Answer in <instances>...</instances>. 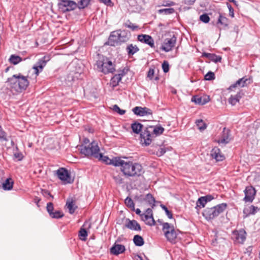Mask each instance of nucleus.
<instances>
[{
    "mask_svg": "<svg viewBox=\"0 0 260 260\" xmlns=\"http://www.w3.org/2000/svg\"><path fill=\"white\" fill-rule=\"evenodd\" d=\"M203 197L205 199V200H206V202L207 203L208 202H210L214 199V197L212 195H207Z\"/></svg>",
    "mask_w": 260,
    "mask_h": 260,
    "instance_id": "62",
    "label": "nucleus"
},
{
    "mask_svg": "<svg viewBox=\"0 0 260 260\" xmlns=\"http://www.w3.org/2000/svg\"><path fill=\"white\" fill-rule=\"evenodd\" d=\"M154 73V71L153 69H149V70L148 72V75H147L148 77L150 79H152L153 78Z\"/></svg>",
    "mask_w": 260,
    "mask_h": 260,
    "instance_id": "61",
    "label": "nucleus"
},
{
    "mask_svg": "<svg viewBox=\"0 0 260 260\" xmlns=\"http://www.w3.org/2000/svg\"><path fill=\"white\" fill-rule=\"evenodd\" d=\"M211 156L217 161H222L224 159V156L221 153L220 150L217 147H214L211 152Z\"/></svg>",
    "mask_w": 260,
    "mask_h": 260,
    "instance_id": "21",
    "label": "nucleus"
},
{
    "mask_svg": "<svg viewBox=\"0 0 260 260\" xmlns=\"http://www.w3.org/2000/svg\"><path fill=\"white\" fill-rule=\"evenodd\" d=\"M79 149L80 153L86 156H93L94 157H101L99 154L100 148L98 145V143L95 141H92L90 144L87 146L80 145Z\"/></svg>",
    "mask_w": 260,
    "mask_h": 260,
    "instance_id": "5",
    "label": "nucleus"
},
{
    "mask_svg": "<svg viewBox=\"0 0 260 260\" xmlns=\"http://www.w3.org/2000/svg\"><path fill=\"white\" fill-rule=\"evenodd\" d=\"M125 250V246L121 244H116L115 243L110 248V252L111 254L118 255L119 254L123 253Z\"/></svg>",
    "mask_w": 260,
    "mask_h": 260,
    "instance_id": "20",
    "label": "nucleus"
},
{
    "mask_svg": "<svg viewBox=\"0 0 260 260\" xmlns=\"http://www.w3.org/2000/svg\"><path fill=\"white\" fill-rule=\"evenodd\" d=\"M241 96L239 94H237L234 96H231L229 99V102L233 106L235 105L237 103L239 102Z\"/></svg>",
    "mask_w": 260,
    "mask_h": 260,
    "instance_id": "38",
    "label": "nucleus"
},
{
    "mask_svg": "<svg viewBox=\"0 0 260 260\" xmlns=\"http://www.w3.org/2000/svg\"><path fill=\"white\" fill-rule=\"evenodd\" d=\"M75 177V173L73 171L66 169V184L72 183Z\"/></svg>",
    "mask_w": 260,
    "mask_h": 260,
    "instance_id": "29",
    "label": "nucleus"
},
{
    "mask_svg": "<svg viewBox=\"0 0 260 260\" xmlns=\"http://www.w3.org/2000/svg\"><path fill=\"white\" fill-rule=\"evenodd\" d=\"M124 203L127 207L131 208L132 210H135V205L131 198L127 197L125 200Z\"/></svg>",
    "mask_w": 260,
    "mask_h": 260,
    "instance_id": "43",
    "label": "nucleus"
},
{
    "mask_svg": "<svg viewBox=\"0 0 260 260\" xmlns=\"http://www.w3.org/2000/svg\"><path fill=\"white\" fill-rule=\"evenodd\" d=\"M231 138H230V133L229 130H225L224 128L223 134L220 138L218 140V142L219 144H226L230 142Z\"/></svg>",
    "mask_w": 260,
    "mask_h": 260,
    "instance_id": "24",
    "label": "nucleus"
},
{
    "mask_svg": "<svg viewBox=\"0 0 260 260\" xmlns=\"http://www.w3.org/2000/svg\"><path fill=\"white\" fill-rule=\"evenodd\" d=\"M176 40V37L174 35L171 38H166L161 46V49L165 52L170 51L175 46Z\"/></svg>",
    "mask_w": 260,
    "mask_h": 260,
    "instance_id": "8",
    "label": "nucleus"
},
{
    "mask_svg": "<svg viewBox=\"0 0 260 260\" xmlns=\"http://www.w3.org/2000/svg\"><path fill=\"white\" fill-rule=\"evenodd\" d=\"M210 101V97L207 95L203 96H194L192 98V101L195 103L203 105L207 103Z\"/></svg>",
    "mask_w": 260,
    "mask_h": 260,
    "instance_id": "22",
    "label": "nucleus"
},
{
    "mask_svg": "<svg viewBox=\"0 0 260 260\" xmlns=\"http://www.w3.org/2000/svg\"><path fill=\"white\" fill-rule=\"evenodd\" d=\"M215 79V74L213 72H209L205 76V79L206 80H212Z\"/></svg>",
    "mask_w": 260,
    "mask_h": 260,
    "instance_id": "53",
    "label": "nucleus"
},
{
    "mask_svg": "<svg viewBox=\"0 0 260 260\" xmlns=\"http://www.w3.org/2000/svg\"><path fill=\"white\" fill-rule=\"evenodd\" d=\"M60 2L58 3V10L62 13H65V0H59Z\"/></svg>",
    "mask_w": 260,
    "mask_h": 260,
    "instance_id": "47",
    "label": "nucleus"
},
{
    "mask_svg": "<svg viewBox=\"0 0 260 260\" xmlns=\"http://www.w3.org/2000/svg\"><path fill=\"white\" fill-rule=\"evenodd\" d=\"M79 236H80V239L83 241H85L86 239V237L87 236V232L85 229L81 228Z\"/></svg>",
    "mask_w": 260,
    "mask_h": 260,
    "instance_id": "46",
    "label": "nucleus"
},
{
    "mask_svg": "<svg viewBox=\"0 0 260 260\" xmlns=\"http://www.w3.org/2000/svg\"><path fill=\"white\" fill-rule=\"evenodd\" d=\"M200 19L204 23H208L210 21V17L207 14H204L200 16Z\"/></svg>",
    "mask_w": 260,
    "mask_h": 260,
    "instance_id": "52",
    "label": "nucleus"
},
{
    "mask_svg": "<svg viewBox=\"0 0 260 260\" xmlns=\"http://www.w3.org/2000/svg\"><path fill=\"white\" fill-rule=\"evenodd\" d=\"M78 7L77 4L74 1L66 0V11L75 10Z\"/></svg>",
    "mask_w": 260,
    "mask_h": 260,
    "instance_id": "34",
    "label": "nucleus"
},
{
    "mask_svg": "<svg viewBox=\"0 0 260 260\" xmlns=\"http://www.w3.org/2000/svg\"><path fill=\"white\" fill-rule=\"evenodd\" d=\"M230 21L229 20L223 16L222 14H220L219 15V17L217 22V24H220L222 26L223 28H226L228 27Z\"/></svg>",
    "mask_w": 260,
    "mask_h": 260,
    "instance_id": "26",
    "label": "nucleus"
},
{
    "mask_svg": "<svg viewBox=\"0 0 260 260\" xmlns=\"http://www.w3.org/2000/svg\"><path fill=\"white\" fill-rule=\"evenodd\" d=\"M90 0H80L78 3V7L80 9H84L89 5Z\"/></svg>",
    "mask_w": 260,
    "mask_h": 260,
    "instance_id": "45",
    "label": "nucleus"
},
{
    "mask_svg": "<svg viewBox=\"0 0 260 260\" xmlns=\"http://www.w3.org/2000/svg\"><path fill=\"white\" fill-rule=\"evenodd\" d=\"M49 216L52 218L58 219L64 216V214L60 211H55L52 212L51 214H49Z\"/></svg>",
    "mask_w": 260,
    "mask_h": 260,
    "instance_id": "41",
    "label": "nucleus"
},
{
    "mask_svg": "<svg viewBox=\"0 0 260 260\" xmlns=\"http://www.w3.org/2000/svg\"><path fill=\"white\" fill-rule=\"evenodd\" d=\"M164 128L161 126H149L145 127V129L141 133V141L145 146L149 145L154 135L158 136L162 134Z\"/></svg>",
    "mask_w": 260,
    "mask_h": 260,
    "instance_id": "1",
    "label": "nucleus"
},
{
    "mask_svg": "<svg viewBox=\"0 0 260 260\" xmlns=\"http://www.w3.org/2000/svg\"><path fill=\"white\" fill-rule=\"evenodd\" d=\"M7 85L10 88L14 89L15 91L19 92V88L18 87V82L17 81V75H14L11 78H9L6 82Z\"/></svg>",
    "mask_w": 260,
    "mask_h": 260,
    "instance_id": "18",
    "label": "nucleus"
},
{
    "mask_svg": "<svg viewBox=\"0 0 260 260\" xmlns=\"http://www.w3.org/2000/svg\"><path fill=\"white\" fill-rule=\"evenodd\" d=\"M122 172L125 176L135 177L140 176L144 173V170L140 164L126 160Z\"/></svg>",
    "mask_w": 260,
    "mask_h": 260,
    "instance_id": "2",
    "label": "nucleus"
},
{
    "mask_svg": "<svg viewBox=\"0 0 260 260\" xmlns=\"http://www.w3.org/2000/svg\"><path fill=\"white\" fill-rule=\"evenodd\" d=\"M139 41L149 45L151 47H154V43L153 38L147 35H139L138 36Z\"/></svg>",
    "mask_w": 260,
    "mask_h": 260,
    "instance_id": "19",
    "label": "nucleus"
},
{
    "mask_svg": "<svg viewBox=\"0 0 260 260\" xmlns=\"http://www.w3.org/2000/svg\"><path fill=\"white\" fill-rule=\"evenodd\" d=\"M227 207L226 203H222L211 208H206L203 215L207 220H212L223 213Z\"/></svg>",
    "mask_w": 260,
    "mask_h": 260,
    "instance_id": "4",
    "label": "nucleus"
},
{
    "mask_svg": "<svg viewBox=\"0 0 260 260\" xmlns=\"http://www.w3.org/2000/svg\"><path fill=\"white\" fill-rule=\"evenodd\" d=\"M132 111L135 114L140 116H144L152 114V111L146 107H142L137 106L134 108Z\"/></svg>",
    "mask_w": 260,
    "mask_h": 260,
    "instance_id": "13",
    "label": "nucleus"
},
{
    "mask_svg": "<svg viewBox=\"0 0 260 260\" xmlns=\"http://www.w3.org/2000/svg\"><path fill=\"white\" fill-rule=\"evenodd\" d=\"M227 6H228V9L229 10V15H230V16H231L232 17H234V9H233V8L231 6V5L229 4L228 3L227 4Z\"/></svg>",
    "mask_w": 260,
    "mask_h": 260,
    "instance_id": "60",
    "label": "nucleus"
},
{
    "mask_svg": "<svg viewBox=\"0 0 260 260\" xmlns=\"http://www.w3.org/2000/svg\"><path fill=\"white\" fill-rule=\"evenodd\" d=\"M66 207L71 214H73L78 209L77 199L75 197H69L66 201Z\"/></svg>",
    "mask_w": 260,
    "mask_h": 260,
    "instance_id": "10",
    "label": "nucleus"
},
{
    "mask_svg": "<svg viewBox=\"0 0 260 260\" xmlns=\"http://www.w3.org/2000/svg\"><path fill=\"white\" fill-rule=\"evenodd\" d=\"M55 174L60 180L65 183V168H60L56 171Z\"/></svg>",
    "mask_w": 260,
    "mask_h": 260,
    "instance_id": "33",
    "label": "nucleus"
},
{
    "mask_svg": "<svg viewBox=\"0 0 260 260\" xmlns=\"http://www.w3.org/2000/svg\"><path fill=\"white\" fill-rule=\"evenodd\" d=\"M251 83V80L250 78H247L245 77L239 79L235 83L231 85L230 87V90H233L236 87H244L247 86L248 85Z\"/></svg>",
    "mask_w": 260,
    "mask_h": 260,
    "instance_id": "14",
    "label": "nucleus"
},
{
    "mask_svg": "<svg viewBox=\"0 0 260 260\" xmlns=\"http://www.w3.org/2000/svg\"><path fill=\"white\" fill-rule=\"evenodd\" d=\"M160 207L161 208L165 211L166 215L170 218H172V214L171 211H170L168 208L164 205H161Z\"/></svg>",
    "mask_w": 260,
    "mask_h": 260,
    "instance_id": "57",
    "label": "nucleus"
},
{
    "mask_svg": "<svg viewBox=\"0 0 260 260\" xmlns=\"http://www.w3.org/2000/svg\"><path fill=\"white\" fill-rule=\"evenodd\" d=\"M141 219L146 224L150 226L155 225L156 223L153 218L152 210L150 208H148L145 213L141 215Z\"/></svg>",
    "mask_w": 260,
    "mask_h": 260,
    "instance_id": "7",
    "label": "nucleus"
},
{
    "mask_svg": "<svg viewBox=\"0 0 260 260\" xmlns=\"http://www.w3.org/2000/svg\"><path fill=\"white\" fill-rule=\"evenodd\" d=\"M145 200L150 205H151L152 207L155 206L154 203L155 202V200L152 194L149 193L147 194L146 196Z\"/></svg>",
    "mask_w": 260,
    "mask_h": 260,
    "instance_id": "40",
    "label": "nucleus"
},
{
    "mask_svg": "<svg viewBox=\"0 0 260 260\" xmlns=\"http://www.w3.org/2000/svg\"><path fill=\"white\" fill-rule=\"evenodd\" d=\"M121 32H123V35L118 36L119 42H125L128 40V37L126 35V33L125 31L121 30Z\"/></svg>",
    "mask_w": 260,
    "mask_h": 260,
    "instance_id": "50",
    "label": "nucleus"
},
{
    "mask_svg": "<svg viewBox=\"0 0 260 260\" xmlns=\"http://www.w3.org/2000/svg\"><path fill=\"white\" fill-rule=\"evenodd\" d=\"M175 10L173 8H166L159 10L160 13H164L165 14H170L174 12Z\"/></svg>",
    "mask_w": 260,
    "mask_h": 260,
    "instance_id": "51",
    "label": "nucleus"
},
{
    "mask_svg": "<svg viewBox=\"0 0 260 260\" xmlns=\"http://www.w3.org/2000/svg\"><path fill=\"white\" fill-rule=\"evenodd\" d=\"M197 126L200 131H203L206 128V124L202 119H198L196 121Z\"/></svg>",
    "mask_w": 260,
    "mask_h": 260,
    "instance_id": "42",
    "label": "nucleus"
},
{
    "mask_svg": "<svg viewBox=\"0 0 260 260\" xmlns=\"http://www.w3.org/2000/svg\"><path fill=\"white\" fill-rule=\"evenodd\" d=\"M259 210V209L258 207L251 205L248 208L244 209L243 213L246 215L245 217H247L250 214H255Z\"/></svg>",
    "mask_w": 260,
    "mask_h": 260,
    "instance_id": "28",
    "label": "nucleus"
},
{
    "mask_svg": "<svg viewBox=\"0 0 260 260\" xmlns=\"http://www.w3.org/2000/svg\"><path fill=\"white\" fill-rule=\"evenodd\" d=\"M46 209L49 215L51 214V213L53 212L54 206L52 202H49L47 203Z\"/></svg>",
    "mask_w": 260,
    "mask_h": 260,
    "instance_id": "54",
    "label": "nucleus"
},
{
    "mask_svg": "<svg viewBox=\"0 0 260 260\" xmlns=\"http://www.w3.org/2000/svg\"><path fill=\"white\" fill-rule=\"evenodd\" d=\"M126 223L125 226L133 231H141V228L139 223L135 220H130L129 219H126Z\"/></svg>",
    "mask_w": 260,
    "mask_h": 260,
    "instance_id": "17",
    "label": "nucleus"
},
{
    "mask_svg": "<svg viewBox=\"0 0 260 260\" xmlns=\"http://www.w3.org/2000/svg\"><path fill=\"white\" fill-rule=\"evenodd\" d=\"M49 60V56H44L36 62L33 66L32 69L35 70V74L38 75L39 73L42 71L44 67L46 66V62Z\"/></svg>",
    "mask_w": 260,
    "mask_h": 260,
    "instance_id": "11",
    "label": "nucleus"
},
{
    "mask_svg": "<svg viewBox=\"0 0 260 260\" xmlns=\"http://www.w3.org/2000/svg\"><path fill=\"white\" fill-rule=\"evenodd\" d=\"M244 192L245 196L244 200L245 202H252L256 193L255 189L252 186H248L245 188Z\"/></svg>",
    "mask_w": 260,
    "mask_h": 260,
    "instance_id": "16",
    "label": "nucleus"
},
{
    "mask_svg": "<svg viewBox=\"0 0 260 260\" xmlns=\"http://www.w3.org/2000/svg\"><path fill=\"white\" fill-rule=\"evenodd\" d=\"M9 61L12 64L16 65L22 61V58L18 55L13 54L10 56Z\"/></svg>",
    "mask_w": 260,
    "mask_h": 260,
    "instance_id": "37",
    "label": "nucleus"
},
{
    "mask_svg": "<svg viewBox=\"0 0 260 260\" xmlns=\"http://www.w3.org/2000/svg\"><path fill=\"white\" fill-rule=\"evenodd\" d=\"M162 230L168 241L172 243L175 242L177 234L173 225H171L168 222L164 223L162 224Z\"/></svg>",
    "mask_w": 260,
    "mask_h": 260,
    "instance_id": "6",
    "label": "nucleus"
},
{
    "mask_svg": "<svg viewBox=\"0 0 260 260\" xmlns=\"http://www.w3.org/2000/svg\"><path fill=\"white\" fill-rule=\"evenodd\" d=\"M125 26L131 28L132 30H135L139 28V26L129 22L128 24L126 23L125 24Z\"/></svg>",
    "mask_w": 260,
    "mask_h": 260,
    "instance_id": "56",
    "label": "nucleus"
},
{
    "mask_svg": "<svg viewBox=\"0 0 260 260\" xmlns=\"http://www.w3.org/2000/svg\"><path fill=\"white\" fill-rule=\"evenodd\" d=\"M90 141L87 138H84L83 143L81 145L87 146L90 144Z\"/></svg>",
    "mask_w": 260,
    "mask_h": 260,
    "instance_id": "64",
    "label": "nucleus"
},
{
    "mask_svg": "<svg viewBox=\"0 0 260 260\" xmlns=\"http://www.w3.org/2000/svg\"><path fill=\"white\" fill-rule=\"evenodd\" d=\"M133 241L135 244L137 246H142L144 244L143 238L138 235H135L134 237Z\"/></svg>",
    "mask_w": 260,
    "mask_h": 260,
    "instance_id": "35",
    "label": "nucleus"
},
{
    "mask_svg": "<svg viewBox=\"0 0 260 260\" xmlns=\"http://www.w3.org/2000/svg\"><path fill=\"white\" fill-rule=\"evenodd\" d=\"M246 233L243 229L233 232L232 238L237 243L242 244L246 239Z\"/></svg>",
    "mask_w": 260,
    "mask_h": 260,
    "instance_id": "9",
    "label": "nucleus"
},
{
    "mask_svg": "<svg viewBox=\"0 0 260 260\" xmlns=\"http://www.w3.org/2000/svg\"><path fill=\"white\" fill-rule=\"evenodd\" d=\"M126 72L125 70H122L119 72V73L115 74L111 79L110 82V85L113 88L117 86L121 81V78L125 75Z\"/></svg>",
    "mask_w": 260,
    "mask_h": 260,
    "instance_id": "15",
    "label": "nucleus"
},
{
    "mask_svg": "<svg viewBox=\"0 0 260 260\" xmlns=\"http://www.w3.org/2000/svg\"><path fill=\"white\" fill-rule=\"evenodd\" d=\"M99 154L101 156V157H95V158L98 159L99 160H101L103 162H105L106 164H111L112 160L110 159L109 157L107 156H103L101 153L99 152Z\"/></svg>",
    "mask_w": 260,
    "mask_h": 260,
    "instance_id": "39",
    "label": "nucleus"
},
{
    "mask_svg": "<svg viewBox=\"0 0 260 260\" xmlns=\"http://www.w3.org/2000/svg\"><path fill=\"white\" fill-rule=\"evenodd\" d=\"M14 157L17 159L18 161L21 160L23 158V154L20 152L15 153L14 154Z\"/></svg>",
    "mask_w": 260,
    "mask_h": 260,
    "instance_id": "59",
    "label": "nucleus"
},
{
    "mask_svg": "<svg viewBox=\"0 0 260 260\" xmlns=\"http://www.w3.org/2000/svg\"><path fill=\"white\" fill-rule=\"evenodd\" d=\"M165 152H166V150L165 148H160L158 150L157 153L159 155H162L163 154H164L165 153Z\"/></svg>",
    "mask_w": 260,
    "mask_h": 260,
    "instance_id": "63",
    "label": "nucleus"
},
{
    "mask_svg": "<svg viewBox=\"0 0 260 260\" xmlns=\"http://www.w3.org/2000/svg\"><path fill=\"white\" fill-rule=\"evenodd\" d=\"M203 56L208 58L215 62H220L221 60V57L220 56H217L214 54L204 53Z\"/></svg>",
    "mask_w": 260,
    "mask_h": 260,
    "instance_id": "30",
    "label": "nucleus"
},
{
    "mask_svg": "<svg viewBox=\"0 0 260 260\" xmlns=\"http://www.w3.org/2000/svg\"><path fill=\"white\" fill-rule=\"evenodd\" d=\"M98 70L105 74L112 73L115 70V64L108 57L103 55L98 54L96 60Z\"/></svg>",
    "mask_w": 260,
    "mask_h": 260,
    "instance_id": "3",
    "label": "nucleus"
},
{
    "mask_svg": "<svg viewBox=\"0 0 260 260\" xmlns=\"http://www.w3.org/2000/svg\"><path fill=\"white\" fill-rule=\"evenodd\" d=\"M126 50L128 55H133L138 52L139 50V49L136 45L129 44L127 46Z\"/></svg>",
    "mask_w": 260,
    "mask_h": 260,
    "instance_id": "32",
    "label": "nucleus"
},
{
    "mask_svg": "<svg viewBox=\"0 0 260 260\" xmlns=\"http://www.w3.org/2000/svg\"><path fill=\"white\" fill-rule=\"evenodd\" d=\"M17 77L19 92H21L22 90H25L29 83L27 79V76H23L19 73L17 75Z\"/></svg>",
    "mask_w": 260,
    "mask_h": 260,
    "instance_id": "12",
    "label": "nucleus"
},
{
    "mask_svg": "<svg viewBox=\"0 0 260 260\" xmlns=\"http://www.w3.org/2000/svg\"><path fill=\"white\" fill-rule=\"evenodd\" d=\"M42 194L46 198H48V197L51 198L52 199H53V196L51 195L50 191L47 189H42Z\"/></svg>",
    "mask_w": 260,
    "mask_h": 260,
    "instance_id": "58",
    "label": "nucleus"
},
{
    "mask_svg": "<svg viewBox=\"0 0 260 260\" xmlns=\"http://www.w3.org/2000/svg\"><path fill=\"white\" fill-rule=\"evenodd\" d=\"M207 202H206V200L203 197H201L197 201V206L198 207H201L202 208L204 207Z\"/></svg>",
    "mask_w": 260,
    "mask_h": 260,
    "instance_id": "48",
    "label": "nucleus"
},
{
    "mask_svg": "<svg viewBox=\"0 0 260 260\" xmlns=\"http://www.w3.org/2000/svg\"><path fill=\"white\" fill-rule=\"evenodd\" d=\"M131 128L133 130V132L135 134L140 135L144 129H145L143 125L138 122H135L134 123H132L131 124Z\"/></svg>",
    "mask_w": 260,
    "mask_h": 260,
    "instance_id": "25",
    "label": "nucleus"
},
{
    "mask_svg": "<svg viewBox=\"0 0 260 260\" xmlns=\"http://www.w3.org/2000/svg\"><path fill=\"white\" fill-rule=\"evenodd\" d=\"M162 69L165 73H167L169 71V64L168 62L165 60L162 64Z\"/></svg>",
    "mask_w": 260,
    "mask_h": 260,
    "instance_id": "55",
    "label": "nucleus"
},
{
    "mask_svg": "<svg viewBox=\"0 0 260 260\" xmlns=\"http://www.w3.org/2000/svg\"><path fill=\"white\" fill-rule=\"evenodd\" d=\"M126 161V160L121 159L120 158L116 157V158H115L114 159L112 160L111 164H112L114 166H116V167L120 166L121 167L120 169H121V171H122V169H123V167L125 165Z\"/></svg>",
    "mask_w": 260,
    "mask_h": 260,
    "instance_id": "31",
    "label": "nucleus"
},
{
    "mask_svg": "<svg viewBox=\"0 0 260 260\" xmlns=\"http://www.w3.org/2000/svg\"><path fill=\"white\" fill-rule=\"evenodd\" d=\"M0 140L1 141L5 142H8L9 141L7 133L3 130L1 126H0Z\"/></svg>",
    "mask_w": 260,
    "mask_h": 260,
    "instance_id": "44",
    "label": "nucleus"
},
{
    "mask_svg": "<svg viewBox=\"0 0 260 260\" xmlns=\"http://www.w3.org/2000/svg\"><path fill=\"white\" fill-rule=\"evenodd\" d=\"M112 110L114 112L118 113L119 115H121L124 114L126 112L125 110L120 109L117 105H114L113 106Z\"/></svg>",
    "mask_w": 260,
    "mask_h": 260,
    "instance_id": "49",
    "label": "nucleus"
},
{
    "mask_svg": "<svg viewBox=\"0 0 260 260\" xmlns=\"http://www.w3.org/2000/svg\"><path fill=\"white\" fill-rule=\"evenodd\" d=\"M123 34L124 33H121L120 30L111 32L109 39V42L111 44V45H114L115 43H119L118 36H120V35H123Z\"/></svg>",
    "mask_w": 260,
    "mask_h": 260,
    "instance_id": "23",
    "label": "nucleus"
},
{
    "mask_svg": "<svg viewBox=\"0 0 260 260\" xmlns=\"http://www.w3.org/2000/svg\"><path fill=\"white\" fill-rule=\"evenodd\" d=\"M123 175L118 173L113 174V178L116 184H121L123 183Z\"/></svg>",
    "mask_w": 260,
    "mask_h": 260,
    "instance_id": "36",
    "label": "nucleus"
},
{
    "mask_svg": "<svg viewBox=\"0 0 260 260\" xmlns=\"http://www.w3.org/2000/svg\"><path fill=\"white\" fill-rule=\"evenodd\" d=\"M14 181L11 178H7L2 184V188L4 190H10L13 188Z\"/></svg>",
    "mask_w": 260,
    "mask_h": 260,
    "instance_id": "27",
    "label": "nucleus"
}]
</instances>
